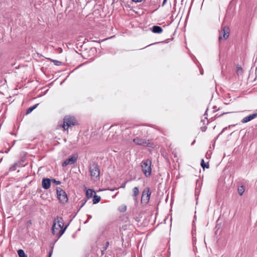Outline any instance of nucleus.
<instances>
[{"label":"nucleus","mask_w":257,"mask_h":257,"mask_svg":"<svg viewBox=\"0 0 257 257\" xmlns=\"http://www.w3.org/2000/svg\"><path fill=\"white\" fill-rule=\"evenodd\" d=\"M63 226L64 223L62 218L58 217L55 218L52 227L53 234L59 238L64 233L67 226H66L63 228Z\"/></svg>","instance_id":"obj_1"},{"label":"nucleus","mask_w":257,"mask_h":257,"mask_svg":"<svg viewBox=\"0 0 257 257\" xmlns=\"http://www.w3.org/2000/svg\"><path fill=\"white\" fill-rule=\"evenodd\" d=\"M152 162L150 160L143 161L142 163V168L143 172L146 177H149L151 174Z\"/></svg>","instance_id":"obj_2"},{"label":"nucleus","mask_w":257,"mask_h":257,"mask_svg":"<svg viewBox=\"0 0 257 257\" xmlns=\"http://www.w3.org/2000/svg\"><path fill=\"white\" fill-rule=\"evenodd\" d=\"M76 121L74 118L71 116H66L64 118V122L62 125L64 130H66L69 127L74 125Z\"/></svg>","instance_id":"obj_3"},{"label":"nucleus","mask_w":257,"mask_h":257,"mask_svg":"<svg viewBox=\"0 0 257 257\" xmlns=\"http://www.w3.org/2000/svg\"><path fill=\"white\" fill-rule=\"evenodd\" d=\"M57 195L58 199L61 203L65 204L67 202V195L61 188H59L57 189Z\"/></svg>","instance_id":"obj_4"},{"label":"nucleus","mask_w":257,"mask_h":257,"mask_svg":"<svg viewBox=\"0 0 257 257\" xmlns=\"http://www.w3.org/2000/svg\"><path fill=\"white\" fill-rule=\"evenodd\" d=\"M151 192L149 188L145 189L142 193L141 202L143 204H146L150 200Z\"/></svg>","instance_id":"obj_5"},{"label":"nucleus","mask_w":257,"mask_h":257,"mask_svg":"<svg viewBox=\"0 0 257 257\" xmlns=\"http://www.w3.org/2000/svg\"><path fill=\"white\" fill-rule=\"evenodd\" d=\"M90 175L93 180L97 179L99 176V170L97 166L92 165L90 169Z\"/></svg>","instance_id":"obj_6"},{"label":"nucleus","mask_w":257,"mask_h":257,"mask_svg":"<svg viewBox=\"0 0 257 257\" xmlns=\"http://www.w3.org/2000/svg\"><path fill=\"white\" fill-rule=\"evenodd\" d=\"M229 29L227 27H224L220 32V36L219 37V40L225 41L229 37Z\"/></svg>","instance_id":"obj_7"},{"label":"nucleus","mask_w":257,"mask_h":257,"mask_svg":"<svg viewBox=\"0 0 257 257\" xmlns=\"http://www.w3.org/2000/svg\"><path fill=\"white\" fill-rule=\"evenodd\" d=\"M133 141L137 145L147 146H149L150 144L149 141L148 140L139 138H136L134 139Z\"/></svg>","instance_id":"obj_8"},{"label":"nucleus","mask_w":257,"mask_h":257,"mask_svg":"<svg viewBox=\"0 0 257 257\" xmlns=\"http://www.w3.org/2000/svg\"><path fill=\"white\" fill-rule=\"evenodd\" d=\"M77 157L76 155L71 156L70 158L66 160L62 164V166L65 167L69 165H72L75 163L77 160Z\"/></svg>","instance_id":"obj_9"},{"label":"nucleus","mask_w":257,"mask_h":257,"mask_svg":"<svg viewBox=\"0 0 257 257\" xmlns=\"http://www.w3.org/2000/svg\"><path fill=\"white\" fill-rule=\"evenodd\" d=\"M108 141L112 143H116L118 142V135L114 133H110L108 137Z\"/></svg>","instance_id":"obj_10"},{"label":"nucleus","mask_w":257,"mask_h":257,"mask_svg":"<svg viewBox=\"0 0 257 257\" xmlns=\"http://www.w3.org/2000/svg\"><path fill=\"white\" fill-rule=\"evenodd\" d=\"M256 116V113H254V114L249 115H248L247 116H246V117H244L241 120V122L242 123L247 122L251 120L252 119H253Z\"/></svg>","instance_id":"obj_11"},{"label":"nucleus","mask_w":257,"mask_h":257,"mask_svg":"<svg viewBox=\"0 0 257 257\" xmlns=\"http://www.w3.org/2000/svg\"><path fill=\"white\" fill-rule=\"evenodd\" d=\"M42 186L44 189H47L50 187V180L49 179H44L42 181Z\"/></svg>","instance_id":"obj_12"},{"label":"nucleus","mask_w":257,"mask_h":257,"mask_svg":"<svg viewBox=\"0 0 257 257\" xmlns=\"http://www.w3.org/2000/svg\"><path fill=\"white\" fill-rule=\"evenodd\" d=\"M95 193L94 191L92 189H89L86 190V196L88 199L91 198Z\"/></svg>","instance_id":"obj_13"},{"label":"nucleus","mask_w":257,"mask_h":257,"mask_svg":"<svg viewBox=\"0 0 257 257\" xmlns=\"http://www.w3.org/2000/svg\"><path fill=\"white\" fill-rule=\"evenodd\" d=\"M152 32L154 33L161 34L163 32V29L160 26H155L152 28Z\"/></svg>","instance_id":"obj_14"},{"label":"nucleus","mask_w":257,"mask_h":257,"mask_svg":"<svg viewBox=\"0 0 257 257\" xmlns=\"http://www.w3.org/2000/svg\"><path fill=\"white\" fill-rule=\"evenodd\" d=\"M100 201V197L95 194L93 195V204H96Z\"/></svg>","instance_id":"obj_15"},{"label":"nucleus","mask_w":257,"mask_h":257,"mask_svg":"<svg viewBox=\"0 0 257 257\" xmlns=\"http://www.w3.org/2000/svg\"><path fill=\"white\" fill-rule=\"evenodd\" d=\"M18 254L19 257H28L23 249H19L18 250Z\"/></svg>","instance_id":"obj_16"},{"label":"nucleus","mask_w":257,"mask_h":257,"mask_svg":"<svg viewBox=\"0 0 257 257\" xmlns=\"http://www.w3.org/2000/svg\"><path fill=\"white\" fill-rule=\"evenodd\" d=\"M244 192V188L243 186H241L238 188V193L240 195H242Z\"/></svg>","instance_id":"obj_17"},{"label":"nucleus","mask_w":257,"mask_h":257,"mask_svg":"<svg viewBox=\"0 0 257 257\" xmlns=\"http://www.w3.org/2000/svg\"><path fill=\"white\" fill-rule=\"evenodd\" d=\"M201 167L204 169V168H209V164L208 163H205L203 159L202 160L201 163Z\"/></svg>","instance_id":"obj_18"},{"label":"nucleus","mask_w":257,"mask_h":257,"mask_svg":"<svg viewBox=\"0 0 257 257\" xmlns=\"http://www.w3.org/2000/svg\"><path fill=\"white\" fill-rule=\"evenodd\" d=\"M38 105V104H36L33 107L29 108L27 110V114L31 113L34 109H35L37 107Z\"/></svg>","instance_id":"obj_19"},{"label":"nucleus","mask_w":257,"mask_h":257,"mask_svg":"<svg viewBox=\"0 0 257 257\" xmlns=\"http://www.w3.org/2000/svg\"><path fill=\"white\" fill-rule=\"evenodd\" d=\"M139 193V190L138 187H135L133 189V196L136 197Z\"/></svg>","instance_id":"obj_20"},{"label":"nucleus","mask_w":257,"mask_h":257,"mask_svg":"<svg viewBox=\"0 0 257 257\" xmlns=\"http://www.w3.org/2000/svg\"><path fill=\"white\" fill-rule=\"evenodd\" d=\"M236 73L238 74H241L243 73L242 68L240 66H237Z\"/></svg>","instance_id":"obj_21"},{"label":"nucleus","mask_w":257,"mask_h":257,"mask_svg":"<svg viewBox=\"0 0 257 257\" xmlns=\"http://www.w3.org/2000/svg\"><path fill=\"white\" fill-rule=\"evenodd\" d=\"M121 211H125L126 210V206L125 205H122L120 207L119 209Z\"/></svg>","instance_id":"obj_22"},{"label":"nucleus","mask_w":257,"mask_h":257,"mask_svg":"<svg viewBox=\"0 0 257 257\" xmlns=\"http://www.w3.org/2000/svg\"><path fill=\"white\" fill-rule=\"evenodd\" d=\"M53 62L54 63H55V64L57 65H59V64H60L61 63L57 60H53Z\"/></svg>","instance_id":"obj_23"},{"label":"nucleus","mask_w":257,"mask_h":257,"mask_svg":"<svg viewBox=\"0 0 257 257\" xmlns=\"http://www.w3.org/2000/svg\"><path fill=\"white\" fill-rule=\"evenodd\" d=\"M142 0H133L134 2L138 3V2H141Z\"/></svg>","instance_id":"obj_24"},{"label":"nucleus","mask_w":257,"mask_h":257,"mask_svg":"<svg viewBox=\"0 0 257 257\" xmlns=\"http://www.w3.org/2000/svg\"><path fill=\"white\" fill-rule=\"evenodd\" d=\"M167 0H164L163 2V6H164Z\"/></svg>","instance_id":"obj_25"},{"label":"nucleus","mask_w":257,"mask_h":257,"mask_svg":"<svg viewBox=\"0 0 257 257\" xmlns=\"http://www.w3.org/2000/svg\"><path fill=\"white\" fill-rule=\"evenodd\" d=\"M52 254V251H51L49 252V257H51V256Z\"/></svg>","instance_id":"obj_26"},{"label":"nucleus","mask_w":257,"mask_h":257,"mask_svg":"<svg viewBox=\"0 0 257 257\" xmlns=\"http://www.w3.org/2000/svg\"><path fill=\"white\" fill-rule=\"evenodd\" d=\"M116 189H117L113 188V189H109V190H110V191H114V190H116Z\"/></svg>","instance_id":"obj_27"},{"label":"nucleus","mask_w":257,"mask_h":257,"mask_svg":"<svg viewBox=\"0 0 257 257\" xmlns=\"http://www.w3.org/2000/svg\"><path fill=\"white\" fill-rule=\"evenodd\" d=\"M57 184H60V182L58 181V182H57Z\"/></svg>","instance_id":"obj_28"}]
</instances>
